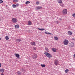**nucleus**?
Returning a JSON list of instances; mask_svg holds the SVG:
<instances>
[{
    "mask_svg": "<svg viewBox=\"0 0 75 75\" xmlns=\"http://www.w3.org/2000/svg\"><path fill=\"white\" fill-rule=\"evenodd\" d=\"M68 69H66L65 71V73H68Z\"/></svg>",
    "mask_w": 75,
    "mask_h": 75,
    "instance_id": "obj_27",
    "label": "nucleus"
},
{
    "mask_svg": "<svg viewBox=\"0 0 75 75\" xmlns=\"http://www.w3.org/2000/svg\"><path fill=\"white\" fill-rule=\"evenodd\" d=\"M52 50L54 52H57V49L55 48H52Z\"/></svg>",
    "mask_w": 75,
    "mask_h": 75,
    "instance_id": "obj_10",
    "label": "nucleus"
},
{
    "mask_svg": "<svg viewBox=\"0 0 75 75\" xmlns=\"http://www.w3.org/2000/svg\"><path fill=\"white\" fill-rule=\"evenodd\" d=\"M59 64V62L57 60H55L54 61V64L56 65H58V64Z\"/></svg>",
    "mask_w": 75,
    "mask_h": 75,
    "instance_id": "obj_6",
    "label": "nucleus"
},
{
    "mask_svg": "<svg viewBox=\"0 0 75 75\" xmlns=\"http://www.w3.org/2000/svg\"><path fill=\"white\" fill-rule=\"evenodd\" d=\"M33 50H36V48L35 47H33Z\"/></svg>",
    "mask_w": 75,
    "mask_h": 75,
    "instance_id": "obj_35",
    "label": "nucleus"
},
{
    "mask_svg": "<svg viewBox=\"0 0 75 75\" xmlns=\"http://www.w3.org/2000/svg\"><path fill=\"white\" fill-rule=\"evenodd\" d=\"M59 23V22H58V23Z\"/></svg>",
    "mask_w": 75,
    "mask_h": 75,
    "instance_id": "obj_38",
    "label": "nucleus"
},
{
    "mask_svg": "<svg viewBox=\"0 0 75 75\" xmlns=\"http://www.w3.org/2000/svg\"><path fill=\"white\" fill-rule=\"evenodd\" d=\"M1 40V38H0V41Z\"/></svg>",
    "mask_w": 75,
    "mask_h": 75,
    "instance_id": "obj_37",
    "label": "nucleus"
},
{
    "mask_svg": "<svg viewBox=\"0 0 75 75\" xmlns=\"http://www.w3.org/2000/svg\"><path fill=\"white\" fill-rule=\"evenodd\" d=\"M1 63H0V67H1Z\"/></svg>",
    "mask_w": 75,
    "mask_h": 75,
    "instance_id": "obj_36",
    "label": "nucleus"
},
{
    "mask_svg": "<svg viewBox=\"0 0 75 75\" xmlns=\"http://www.w3.org/2000/svg\"><path fill=\"white\" fill-rule=\"evenodd\" d=\"M69 42L68 41V40L67 39H65L64 40V41L63 42V43L64 45H68V43Z\"/></svg>",
    "mask_w": 75,
    "mask_h": 75,
    "instance_id": "obj_2",
    "label": "nucleus"
},
{
    "mask_svg": "<svg viewBox=\"0 0 75 75\" xmlns=\"http://www.w3.org/2000/svg\"><path fill=\"white\" fill-rule=\"evenodd\" d=\"M3 1L2 0H0V3H3Z\"/></svg>",
    "mask_w": 75,
    "mask_h": 75,
    "instance_id": "obj_30",
    "label": "nucleus"
},
{
    "mask_svg": "<svg viewBox=\"0 0 75 75\" xmlns=\"http://www.w3.org/2000/svg\"><path fill=\"white\" fill-rule=\"evenodd\" d=\"M72 16L74 18H75V13H74L72 14Z\"/></svg>",
    "mask_w": 75,
    "mask_h": 75,
    "instance_id": "obj_25",
    "label": "nucleus"
},
{
    "mask_svg": "<svg viewBox=\"0 0 75 75\" xmlns=\"http://www.w3.org/2000/svg\"><path fill=\"white\" fill-rule=\"evenodd\" d=\"M18 0H13V2H18Z\"/></svg>",
    "mask_w": 75,
    "mask_h": 75,
    "instance_id": "obj_29",
    "label": "nucleus"
},
{
    "mask_svg": "<svg viewBox=\"0 0 75 75\" xmlns=\"http://www.w3.org/2000/svg\"><path fill=\"white\" fill-rule=\"evenodd\" d=\"M54 40H58V38L57 37H54Z\"/></svg>",
    "mask_w": 75,
    "mask_h": 75,
    "instance_id": "obj_22",
    "label": "nucleus"
},
{
    "mask_svg": "<svg viewBox=\"0 0 75 75\" xmlns=\"http://www.w3.org/2000/svg\"><path fill=\"white\" fill-rule=\"evenodd\" d=\"M17 74L18 75H21V73L20 71H18L17 72Z\"/></svg>",
    "mask_w": 75,
    "mask_h": 75,
    "instance_id": "obj_20",
    "label": "nucleus"
},
{
    "mask_svg": "<svg viewBox=\"0 0 75 75\" xmlns=\"http://www.w3.org/2000/svg\"><path fill=\"white\" fill-rule=\"evenodd\" d=\"M41 8H42V7L41 6H38L36 8L37 10H39V9H41Z\"/></svg>",
    "mask_w": 75,
    "mask_h": 75,
    "instance_id": "obj_16",
    "label": "nucleus"
},
{
    "mask_svg": "<svg viewBox=\"0 0 75 75\" xmlns=\"http://www.w3.org/2000/svg\"><path fill=\"white\" fill-rule=\"evenodd\" d=\"M57 1L59 3H60L61 4L62 3V1L61 0H57Z\"/></svg>",
    "mask_w": 75,
    "mask_h": 75,
    "instance_id": "obj_14",
    "label": "nucleus"
},
{
    "mask_svg": "<svg viewBox=\"0 0 75 75\" xmlns=\"http://www.w3.org/2000/svg\"><path fill=\"white\" fill-rule=\"evenodd\" d=\"M28 25H31L32 24V23L30 21H29L28 22Z\"/></svg>",
    "mask_w": 75,
    "mask_h": 75,
    "instance_id": "obj_11",
    "label": "nucleus"
},
{
    "mask_svg": "<svg viewBox=\"0 0 75 75\" xmlns=\"http://www.w3.org/2000/svg\"><path fill=\"white\" fill-rule=\"evenodd\" d=\"M69 46L70 47H73L74 46V43L72 42H71L70 43H69Z\"/></svg>",
    "mask_w": 75,
    "mask_h": 75,
    "instance_id": "obj_4",
    "label": "nucleus"
},
{
    "mask_svg": "<svg viewBox=\"0 0 75 75\" xmlns=\"http://www.w3.org/2000/svg\"><path fill=\"white\" fill-rule=\"evenodd\" d=\"M38 30H40V31H43V30H44V29L42 28V29H40L39 28H38Z\"/></svg>",
    "mask_w": 75,
    "mask_h": 75,
    "instance_id": "obj_23",
    "label": "nucleus"
},
{
    "mask_svg": "<svg viewBox=\"0 0 75 75\" xmlns=\"http://www.w3.org/2000/svg\"><path fill=\"white\" fill-rule=\"evenodd\" d=\"M0 72H2V73H3V72H4V69H0Z\"/></svg>",
    "mask_w": 75,
    "mask_h": 75,
    "instance_id": "obj_8",
    "label": "nucleus"
},
{
    "mask_svg": "<svg viewBox=\"0 0 75 75\" xmlns=\"http://www.w3.org/2000/svg\"><path fill=\"white\" fill-rule=\"evenodd\" d=\"M60 5L62 6V7H64V4H60Z\"/></svg>",
    "mask_w": 75,
    "mask_h": 75,
    "instance_id": "obj_28",
    "label": "nucleus"
},
{
    "mask_svg": "<svg viewBox=\"0 0 75 75\" xmlns=\"http://www.w3.org/2000/svg\"><path fill=\"white\" fill-rule=\"evenodd\" d=\"M12 7L13 8H16V5L15 4H13L12 5Z\"/></svg>",
    "mask_w": 75,
    "mask_h": 75,
    "instance_id": "obj_21",
    "label": "nucleus"
},
{
    "mask_svg": "<svg viewBox=\"0 0 75 75\" xmlns=\"http://www.w3.org/2000/svg\"><path fill=\"white\" fill-rule=\"evenodd\" d=\"M68 34L69 35H71L72 34V32H71L70 31H68Z\"/></svg>",
    "mask_w": 75,
    "mask_h": 75,
    "instance_id": "obj_13",
    "label": "nucleus"
},
{
    "mask_svg": "<svg viewBox=\"0 0 75 75\" xmlns=\"http://www.w3.org/2000/svg\"><path fill=\"white\" fill-rule=\"evenodd\" d=\"M36 4H37V5H38V4H40V3H39V2H36Z\"/></svg>",
    "mask_w": 75,
    "mask_h": 75,
    "instance_id": "obj_31",
    "label": "nucleus"
},
{
    "mask_svg": "<svg viewBox=\"0 0 75 75\" xmlns=\"http://www.w3.org/2000/svg\"><path fill=\"white\" fill-rule=\"evenodd\" d=\"M12 21L13 23H16L18 21V20L16 18H13L12 19Z\"/></svg>",
    "mask_w": 75,
    "mask_h": 75,
    "instance_id": "obj_3",
    "label": "nucleus"
},
{
    "mask_svg": "<svg viewBox=\"0 0 75 75\" xmlns=\"http://www.w3.org/2000/svg\"><path fill=\"white\" fill-rule=\"evenodd\" d=\"M37 57V55L36 54H35L33 55V58H36Z\"/></svg>",
    "mask_w": 75,
    "mask_h": 75,
    "instance_id": "obj_9",
    "label": "nucleus"
},
{
    "mask_svg": "<svg viewBox=\"0 0 75 75\" xmlns=\"http://www.w3.org/2000/svg\"><path fill=\"white\" fill-rule=\"evenodd\" d=\"M41 65L42 67H43V68H45V65L44 64H41Z\"/></svg>",
    "mask_w": 75,
    "mask_h": 75,
    "instance_id": "obj_19",
    "label": "nucleus"
},
{
    "mask_svg": "<svg viewBox=\"0 0 75 75\" xmlns=\"http://www.w3.org/2000/svg\"><path fill=\"white\" fill-rule=\"evenodd\" d=\"M15 27L16 28H19V25H16L15 26Z\"/></svg>",
    "mask_w": 75,
    "mask_h": 75,
    "instance_id": "obj_15",
    "label": "nucleus"
},
{
    "mask_svg": "<svg viewBox=\"0 0 75 75\" xmlns=\"http://www.w3.org/2000/svg\"><path fill=\"white\" fill-rule=\"evenodd\" d=\"M16 6L17 7H18V6H19V4H16Z\"/></svg>",
    "mask_w": 75,
    "mask_h": 75,
    "instance_id": "obj_32",
    "label": "nucleus"
},
{
    "mask_svg": "<svg viewBox=\"0 0 75 75\" xmlns=\"http://www.w3.org/2000/svg\"><path fill=\"white\" fill-rule=\"evenodd\" d=\"M45 49L46 50V51H48V48H47V47H45Z\"/></svg>",
    "mask_w": 75,
    "mask_h": 75,
    "instance_id": "obj_34",
    "label": "nucleus"
},
{
    "mask_svg": "<svg viewBox=\"0 0 75 75\" xmlns=\"http://www.w3.org/2000/svg\"><path fill=\"white\" fill-rule=\"evenodd\" d=\"M22 71H23L24 72H25V70L24 69H22Z\"/></svg>",
    "mask_w": 75,
    "mask_h": 75,
    "instance_id": "obj_33",
    "label": "nucleus"
},
{
    "mask_svg": "<svg viewBox=\"0 0 75 75\" xmlns=\"http://www.w3.org/2000/svg\"><path fill=\"white\" fill-rule=\"evenodd\" d=\"M5 39L6 40H9V38L8 36H6L5 37Z\"/></svg>",
    "mask_w": 75,
    "mask_h": 75,
    "instance_id": "obj_17",
    "label": "nucleus"
},
{
    "mask_svg": "<svg viewBox=\"0 0 75 75\" xmlns=\"http://www.w3.org/2000/svg\"><path fill=\"white\" fill-rule=\"evenodd\" d=\"M30 2L29 1H27L26 2V4H28L30 3Z\"/></svg>",
    "mask_w": 75,
    "mask_h": 75,
    "instance_id": "obj_24",
    "label": "nucleus"
},
{
    "mask_svg": "<svg viewBox=\"0 0 75 75\" xmlns=\"http://www.w3.org/2000/svg\"><path fill=\"white\" fill-rule=\"evenodd\" d=\"M44 54L45 55H46V56H47V57L48 58H51V57H52L51 54H49V53L48 52H45L44 53Z\"/></svg>",
    "mask_w": 75,
    "mask_h": 75,
    "instance_id": "obj_1",
    "label": "nucleus"
},
{
    "mask_svg": "<svg viewBox=\"0 0 75 75\" xmlns=\"http://www.w3.org/2000/svg\"><path fill=\"white\" fill-rule=\"evenodd\" d=\"M45 34H51L50 33H48L47 32H45Z\"/></svg>",
    "mask_w": 75,
    "mask_h": 75,
    "instance_id": "obj_26",
    "label": "nucleus"
},
{
    "mask_svg": "<svg viewBox=\"0 0 75 75\" xmlns=\"http://www.w3.org/2000/svg\"><path fill=\"white\" fill-rule=\"evenodd\" d=\"M31 45H34V46H35V43L34 42H32L30 43Z\"/></svg>",
    "mask_w": 75,
    "mask_h": 75,
    "instance_id": "obj_12",
    "label": "nucleus"
},
{
    "mask_svg": "<svg viewBox=\"0 0 75 75\" xmlns=\"http://www.w3.org/2000/svg\"><path fill=\"white\" fill-rule=\"evenodd\" d=\"M16 41H17V42H20L21 41V40L20 39H16Z\"/></svg>",
    "mask_w": 75,
    "mask_h": 75,
    "instance_id": "obj_18",
    "label": "nucleus"
},
{
    "mask_svg": "<svg viewBox=\"0 0 75 75\" xmlns=\"http://www.w3.org/2000/svg\"><path fill=\"white\" fill-rule=\"evenodd\" d=\"M14 54L15 55V57H16V58H20V55H19V54L15 53Z\"/></svg>",
    "mask_w": 75,
    "mask_h": 75,
    "instance_id": "obj_7",
    "label": "nucleus"
},
{
    "mask_svg": "<svg viewBox=\"0 0 75 75\" xmlns=\"http://www.w3.org/2000/svg\"><path fill=\"white\" fill-rule=\"evenodd\" d=\"M63 14L64 15H65V14H67V9H64L63 10Z\"/></svg>",
    "mask_w": 75,
    "mask_h": 75,
    "instance_id": "obj_5",
    "label": "nucleus"
}]
</instances>
